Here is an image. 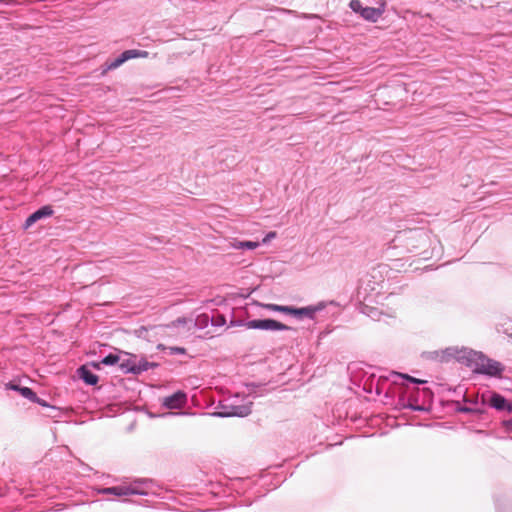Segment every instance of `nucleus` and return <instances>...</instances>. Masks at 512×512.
<instances>
[{"mask_svg": "<svg viewBox=\"0 0 512 512\" xmlns=\"http://www.w3.org/2000/svg\"><path fill=\"white\" fill-rule=\"evenodd\" d=\"M427 355L430 359L440 362H447L451 359L465 361L467 366H469L473 372L477 374H482L486 360L488 358L482 352L474 351L465 347H447L442 350L428 352Z\"/></svg>", "mask_w": 512, "mask_h": 512, "instance_id": "f257e3e1", "label": "nucleus"}, {"mask_svg": "<svg viewBox=\"0 0 512 512\" xmlns=\"http://www.w3.org/2000/svg\"><path fill=\"white\" fill-rule=\"evenodd\" d=\"M187 402V394L183 391H177L170 396L164 397L161 401L163 407L169 410L180 409Z\"/></svg>", "mask_w": 512, "mask_h": 512, "instance_id": "6e6552de", "label": "nucleus"}, {"mask_svg": "<svg viewBox=\"0 0 512 512\" xmlns=\"http://www.w3.org/2000/svg\"><path fill=\"white\" fill-rule=\"evenodd\" d=\"M129 495H149L152 491L153 482L150 479L141 478L126 484Z\"/></svg>", "mask_w": 512, "mask_h": 512, "instance_id": "0eeeda50", "label": "nucleus"}, {"mask_svg": "<svg viewBox=\"0 0 512 512\" xmlns=\"http://www.w3.org/2000/svg\"><path fill=\"white\" fill-rule=\"evenodd\" d=\"M52 215H53V209L51 208V206H49V205L43 206V207L39 208L38 210H36L35 212H33L26 219L24 228L27 229L30 226H32L34 223H36L37 221H39L43 218H48Z\"/></svg>", "mask_w": 512, "mask_h": 512, "instance_id": "1a4fd4ad", "label": "nucleus"}, {"mask_svg": "<svg viewBox=\"0 0 512 512\" xmlns=\"http://www.w3.org/2000/svg\"><path fill=\"white\" fill-rule=\"evenodd\" d=\"M171 354H185L186 350L182 347H171Z\"/></svg>", "mask_w": 512, "mask_h": 512, "instance_id": "cd10ccee", "label": "nucleus"}, {"mask_svg": "<svg viewBox=\"0 0 512 512\" xmlns=\"http://www.w3.org/2000/svg\"><path fill=\"white\" fill-rule=\"evenodd\" d=\"M37 403L42 405V406L48 407V404L44 400L39 399V402H37Z\"/></svg>", "mask_w": 512, "mask_h": 512, "instance_id": "c756f323", "label": "nucleus"}, {"mask_svg": "<svg viewBox=\"0 0 512 512\" xmlns=\"http://www.w3.org/2000/svg\"><path fill=\"white\" fill-rule=\"evenodd\" d=\"M245 327L247 329H258L268 331H295L294 328L270 318L249 320L246 322Z\"/></svg>", "mask_w": 512, "mask_h": 512, "instance_id": "7ed1b4c3", "label": "nucleus"}, {"mask_svg": "<svg viewBox=\"0 0 512 512\" xmlns=\"http://www.w3.org/2000/svg\"><path fill=\"white\" fill-rule=\"evenodd\" d=\"M423 392H424L425 394H430V393H431L429 389H424V390H423Z\"/></svg>", "mask_w": 512, "mask_h": 512, "instance_id": "7c9ffc66", "label": "nucleus"}, {"mask_svg": "<svg viewBox=\"0 0 512 512\" xmlns=\"http://www.w3.org/2000/svg\"><path fill=\"white\" fill-rule=\"evenodd\" d=\"M120 369L124 373H132L131 368H136V356H130L127 359H124L119 364Z\"/></svg>", "mask_w": 512, "mask_h": 512, "instance_id": "f3484780", "label": "nucleus"}, {"mask_svg": "<svg viewBox=\"0 0 512 512\" xmlns=\"http://www.w3.org/2000/svg\"><path fill=\"white\" fill-rule=\"evenodd\" d=\"M259 245H260L259 242H254V241H234L232 243V246L235 249H239V250H243V249L252 250V249L257 248Z\"/></svg>", "mask_w": 512, "mask_h": 512, "instance_id": "a211bd4d", "label": "nucleus"}, {"mask_svg": "<svg viewBox=\"0 0 512 512\" xmlns=\"http://www.w3.org/2000/svg\"><path fill=\"white\" fill-rule=\"evenodd\" d=\"M481 399L483 404L488 405L499 412L512 414V402L508 401L500 393L487 391L482 394Z\"/></svg>", "mask_w": 512, "mask_h": 512, "instance_id": "f03ea898", "label": "nucleus"}, {"mask_svg": "<svg viewBox=\"0 0 512 512\" xmlns=\"http://www.w3.org/2000/svg\"><path fill=\"white\" fill-rule=\"evenodd\" d=\"M326 307L325 302H319L316 305H309L305 307H293L289 306L288 314L301 320L303 318L314 319L317 312L322 311Z\"/></svg>", "mask_w": 512, "mask_h": 512, "instance_id": "20e7f679", "label": "nucleus"}, {"mask_svg": "<svg viewBox=\"0 0 512 512\" xmlns=\"http://www.w3.org/2000/svg\"><path fill=\"white\" fill-rule=\"evenodd\" d=\"M251 405L252 403L244 404V405H231V406H223L222 411L215 412L213 415L218 417H245L251 413Z\"/></svg>", "mask_w": 512, "mask_h": 512, "instance_id": "423d86ee", "label": "nucleus"}, {"mask_svg": "<svg viewBox=\"0 0 512 512\" xmlns=\"http://www.w3.org/2000/svg\"><path fill=\"white\" fill-rule=\"evenodd\" d=\"M457 411L462 413H475L478 412L479 410L468 406H460L457 408Z\"/></svg>", "mask_w": 512, "mask_h": 512, "instance_id": "393cba45", "label": "nucleus"}, {"mask_svg": "<svg viewBox=\"0 0 512 512\" xmlns=\"http://www.w3.org/2000/svg\"><path fill=\"white\" fill-rule=\"evenodd\" d=\"M165 415L171 416V415H174V414L173 413L163 414V416H165Z\"/></svg>", "mask_w": 512, "mask_h": 512, "instance_id": "2f4dec72", "label": "nucleus"}, {"mask_svg": "<svg viewBox=\"0 0 512 512\" xmlns=\"http://www.w3.org/2000/svg\"><path fill=\"white\" fill-rule=\"evenodd\" d=\"M120 361V357L116 354H109L105 356L100 362L93 363V366L97 369L100 368L101 365L111 366L115 365Z\"/></svg>", "mask_w": 512, "mask_h": 512, "instance_id": "dca6fc26", "label": "nucleus"}, {"mask_svg": "<svg viewBox=\"0 0 512 512\" xmlns=\"http://www.w3.org/2000/svg\"><path fill=\"white\" fill-rule=\"evenodd\" d=\"M391 377L393 378V382L394 383H397V379H404V380H406V381H408L410 383H414V384L425 383V381H423V380L411 377V376H409L407 374H401V373H397V372H392L391 373Z\"/></svg>", "mask_w": 512, "mask_h": 512, "instance_id": "6ab92c4d", "label": "nucleus"}, {"mask_svg": "<svg viewBox=\"0 0 512 512\" xmlns=\"http://www.w3.org/2000/svg\"><path fill=\"white\" fill-rule=\"evenodd\" d=\"M407 408L414 410V411H424L425 408L422 405H418L411 400L408 401V404L406 405Z\"/></svg>", "mask_w": 512, "mask_h": 512, "instance_id": "b1692460", "label": "nucleus"}, {"mask_svg": "<svg viewBox=\"0 0 512 512\" xmlns=\"http://www.w3.org/2000/svg\"><path fill=\"white\" fill-rule=\"evenodd\" d=\"M276 237V232H269L268 234H266V236L263 238L262 240V243L263 244H267L269 241H271V239L275 238Z\"/></svg>", "mask_w": 512, "mask_h": 512, "instance_id": "a878e982", "label": "nucleus"}, {"mask_svg": "<svg viewBox=\"0 0 512 512\" xmlns=\"http://www.w3.org/2000/svg\"><path fill=\"white\" fill-rule=\"evenodd\" d=\"M8 388L19 391V392H20V394H21L24 398H26V399H28V400H30V401H32V402H39V398H38V396H37V395H36V393H35L32 389H30L29 387H20V386L15 385V384H9V385H8Z\"/></svg>", "mask_w": 512, "mask_h": 512, "instance_id": "4468645a", "label": "nucleus"}, {"mask_svg": "<svg viewBox=\"0 0 512 512\" xmlns=\"http://www.w3.org/2000/svg\"><path fill=\"white\" fill-rule=\"evenodd\" d=\"M157 366V363L148 362L145 358L138 359L136 357V368H131L130 370H132V374L138 375Z\"/></svg>", "mask_w": 512, "mask_h": 512, "instance_id": "ddd939ff", "label": "nucleus"}, {"mask_svg": "<svg viewBox=\"0 0 512 512\" xmlns=\"http://www.w3.org/2000/svg\"><path fill=\"white\" fill-rule=\"evenodd\" d=\"M148 52L144 50H136L130 49L122 52L118 57L106 63L108 70H113L120 67L126 61L134 58H146L148 57Z\"/></svg>", "mask_w": 512, "mask_h": 512, "instance_id": "39448f33", "label": "nucleus"}, {"mask_svg": "<svg viewBox=\"0 0 512 512\" xmlns=\"http://www.w3.org/2000/svg\"><path fill=\"white\" fill-rule=\"evenodd\" d=\"M503 426L508 432H512V418L509 420L503 421Z\"/></svg>", "mask_w": 512, "mask_h": 512, "instance_id": "c85d7f7f", "label": "nucleus"}, {"mask_svg": "<svg viewBox=\"0 0 512 512\" xmlns=\"http://www.w3.org/2000/svg\"><path fill=\"white\" fill-rule=\"evenodd\" d=\"M349 6L352 9V11H354L356 13H359L360 15H361V12H362V10L364 8L362 6L361 1H359V0H351Z\"/></svg>", "mask_w": 512, "mask_h": 512, "instance_id": "5701e85b", "label": "nucleus"}, {"mask_svg": "<svg viewBox=\"0 0 512 512\" xmlns=\"http://www.w3.org/2000/svg\"><path fill=\"white\" fill-rule=\"evenodd\" d=\"M79 377L88 385H96L98 383V376L94 374L86 366H81L78 369Z\"/></svg>", "mask_w": 512, "mask_h": 512, "instance_id": "f8f14e48", "label": "nucleus"}, {"mask_svg": "<svg viewBox=\"0 0 512 512\" xmlns=\"http://www.w3.org/2000/svg\"><path fill=\"white\" fill-rule=\"evenodd\" d=\"M209 323H211V317L206 313L198 315L195 319V326L199 329L206 328Z\"/></svg>", "mask_w": 512, "mask_h": 512, "instance_id": "aec40b11", "label": "nucleus"}, {"mask_svg": "<svg viewBox=\"0 0 512 512\" xmlns=\"http://www.w3.org/2000/svg\"><path fill=\"white\" fill-rule=\"evenodd\" d=\"M503 371L504 366L500 362L487 358L482 374L497 377L500 376Z\"/></svg>", "mask_w": 512, "mask_h": 512, "instance_id": "9d476101", "label": "nucleus"}, {"mask_svg": "<svg viewBox=\"0 0 512 512\" xmlns=\"http://www.w3.org/2000/svg\"><path fill=\"white\" fill-rule=\"evenodd\" d=\"M226 324V318L222 314H215L211 317V325L215 327H222Z\"/></svg>", "mask_w": 512, "mask_h": 512, "instance_id": "4be33fe9", "label": "nucleus"}, {"mask_svg": "<svg viewBox=\"0 0 512 512\" xmlns=\"http://www.w3.org/2000/svg\"><path fill=\"white\" fill-rule=\"evenodd\" d=\"M262 307L273 311V312H281L284 314H288L289 306L278 305V304H260Z\"/></svg>", "mask_w": 512, "mask_h": 512, "instance_id": "412c9836", "label": "nucleus"}, {"mask_svg": "<svg viewBox=\"0 0 512 512\" xmlns=\"http://www.w3.org/2000/svg\"><path fill=\"white\" fill-rule=\"evenodd\" d=\"M96 491L98 494H103V495H115L118 497L128 496L126 484L120 485V486L98 488Z\"/></svg>", "mask_w": 512, "mask_h": 512, "instance_id": "9b49d317", "label": "nucleus"}, {"mask_svg": "<svg viewBox=\"0 0 512 512\" xmlns=\"http://www.w3.org/2000/svg\"><path fill=\"white\" fill-rule=\"evenodd\" d=\"M246 322L247 321H243V320H231L229 323V326L230 327H236V326H244L245 327Z\"/></svg>", "mask_w": 512, "mask_h": 512, "instance_id": "bb28decb", "label": "nucleus"}, {"mask_svg": "<svg viewBox=\"0 0 512 512\" xmlns=\"http://www.w3.org/2000/svg\"><path fill=\"white\" fill-rule=\"evenodd\" d=\"M382 14V11L374 7H364L361 16L368 21L376 22Z\"/></svg>", "mask_w": 512, "mask_h": 512, "instance_id": "2eb2a0df", "label": "nucleus"}]
</instances>
